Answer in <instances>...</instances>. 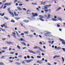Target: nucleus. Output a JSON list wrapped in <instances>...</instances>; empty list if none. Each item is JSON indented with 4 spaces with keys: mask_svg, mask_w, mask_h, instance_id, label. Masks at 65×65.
<instances>
[{
    "mask_svg": "<svg viewBox=\"0 0 65 65\" xmlns=\"http://www.w3.org/2000/svg\"><path fill=\"white\" fill-rule=\"evenodd\" d=\"M35 16H36V17H37V16H38V15H37V14L36 13L35 14Z\"/></svg>",
    "mask_w": 65,
    "mask_h": 65,
    "instance_id": "43",
    "label": "nucleus"
},
{
    "mask_svg": "<svg viewBox=\"0 0 65 65\" xmlns=\"http://www.w3.org/2000/svg\"><path fill=\"white\" fill-rule=\"evenodd\" d=\"M33 61V60L32 59H30V60H28L27 61V62H31V61Z\"/></svg>",
    "mask_w": 65,
    "mask_h": 65,
    "instance_id": "11",
    "label": "nucleus"
},
{
    "mask_svg": "<svg viewBox=\"0 0 65 65\" xmlns=\"http://www.w3.org/2000/svg\"><path fill=\"white\" fill-rule=\"evenodd\" d=\"M6 39V38H4V39H3V38H2V40H3V41H4V40H5Z\"/></svg>",
    "mask_w": 65,
    "mask_h": 65,
    "instance_id": "52",
    "label": "nucleus"
},
{
    "mask_svg": "<svg viewBox=\"0 0 65 65\" xmlns=\"http://www.w3.org/2000/svg\"><path fill=\"white\" fill-rule=\"evenodd\" d=\"M24 33L26 34H28V31L24 32Z\"/></svg>",
    "mask_w": 65,
    "mask_h": 65,
    "instance_id": "26",
    "label": "nucleus"
},
{
    "mask_svg": "<svg viewBox=\"0 0 65 65\" xmlns=\"http://www.w3.org/2000/svg\"><path fill=\"white\" fill-rule=\"evenodd\" d=\"M17 0H15L14 2V3H15L16 2H17Z\"/></svg>",
    "mask_w": 65,
    "mask_h": 65,
    "instance_id": "41",
    "label": "nucleus"
},
{
    "mask_svg": "<svg viewBox=\"0 0 65 65\" xmlns=\"http://www.w3.org/2000/svg\"><path fill=\"white\" fill-rule=\"evenodd\" d=\"M61 49V48L60 47H57V50H58L59 49Z\"/></svg>",
    "mask_w": 65,
    "mask_h": 65,
    "instance_id": "33",
    "label": "nucleus"
},
{
    "mask_svg": "<svg viewBox=\"0 0 65 65\" xmlns=\"http://www.w3.org/2000/svg\"><path fill=\"white\" fill-rule=\"evenodd\" d=\"M17 8L19 10H22V9H21L20 7H17Z\"/></svg>",
    "mask_w": 65,
    "mask_h": 65,
    "instance_id": "13",
    "label": "nucleus"
},
{
    "mask_svg": "<svg viewBox=\"0 0 65 65\" xmlns=\"http://www.w3.org/2000/svg\"><path fill=\"white\" fill-rule=\"evenodd\" d=\"M14 52H10V54L11 55H13V54H14Z\"/></svg>",
    "mask_w": 65,
    "mask_h": 65,
    "instance_id": "21",
    "label": "nucleus"
},
{
    "mask_svg": "<svg viewBox=\"0 0 65 65\" xmlns=\"http://www.w3.org/2000/svg\"><path fill=\"white\" fill-rule=\"evenodd\" d=\"M11 22H13V23H15V21H14V20H12L11 21Z\"/></svg>",
    "mask_w": 65,
    "mask_h": 65,
    "instance_id": "39",
    "label": "nucleus"
},
{
    "mask_svg": "<svg viewBox=\"0 0 65 65\" xmlns=\"http://www.w3.org/2000/svg\"><path fill=\"white\" fill-rule=\"evenodd\" d=\"M47 15L48 17H51V15L50 14H47Z\"/></svg>",
    "mask_w": 65,
    "mask_h": 65,
    "instance_id": "46",
    "label": "nucleus"
},
{
    "mask_svg": "<svg viewBox=\"0 0 65 65\" xmlns=\"http://www.w3.org/2000/svg\"><path fill=\"white\" fill-rule=\"evenodd\" d=\"M20 24L21 25V26L25 28V26L23 25L21 23H20Z\"/></svg>",
    "mask_w": 65,
    "mask_h": 65,
    "instance_id": "12",
    "label": "nucleus"
},
{
    "mask_svg": "<svg viewBox=\"0 0 65 65\" xmlns=\"http://www.w3.org/2000/svg\"><path fill=\"white\" fill-rule=\"evenodd\" d=\"M54 41H52V43H51V44H53L54 42Z\"/></svg>",
    "mask_w": 65,
    "mask_h": 65,
    "instance_id": "62",
    "label": "nucleus"
},
{
    "mask_svg": "<svg viewBox=\"0 0 65 65\" xmlns=\"http://www.w3.org/2000/svg\"><path fill=\"white\" fill-rule=\"evenodd\" d=\"M1 29L3 31H5V30L4 29H3L2 28H1Z\"/></svg>",
    "mask_w": 65,
    "mask_h": 65,
    "instance_id": "31",
    "label": "nucleus"
},
{
    "mask_svg": "<svg viewBox=\"0 0 65 65\" xmlns=\"http://www.w3.org/2000/svg\"><path fill=\"white\" fill-rule=\"evenodd\" d=\"M4 18L5 19H6V20H8V18H7V17H4Z\"/></svg>",
    "mask_w": 65,
    "mask_h": 65,
    "instance_id": "29",
    "label": "nucleus"
},
{
    "mask_svg": "<svg viewBox=\"0 0 65 65\" xmlns=\"http://www.w3.org/2000/svg\"><path fill=\"white\" fill-rule=\"evenodd\" d=\"M27 12H31V10H30L28 9L27 10Z\"/></svg>",
    "mask_w": 65,
    "mask_h": 65,
    "instance_id": "38",
    "label": "nucleus"
},
{
    "mask_svg": "<svg viewBox=\"0 0 65 65\" xmlns=\"http://www.w3.org/2000/svg\"><path fill=\"white\" fill-rule=\"evenodd\" d=\"M23 10H25V11H26V9L25 8H23Z\"/></svg>",
    "mask_w": 65,
    "mask_h": 65,
    "instance_id": "54",
    "label": "nucleus"
},
{
    "mask_svg": "<svg viewBox=\"0 0 65 65\" xmlns=\"http://www.w3.org/2000/svg\"><path fill=\"white\" fill-rule=\"evenodd\" d=\"M62 60L63 61V62H64V59L63 57H62Z\"/></svg>",
    "mask_w": 65,
    "mask_h": 65,
    "instance_id": "28",
    "label": "nucleus"
},
{
    "mask_svg": "<svg viewBox=\"0 0 65 65\" xmlns=\"http://www.w3.org/2000/svg\"><path fill=\"white\" fill-rule=\"evenodd\" d=\"M9 62H10L11 63H12V62H13V61H11V60H9Z\"/></svg>",
    "mask_w": 65,
    "mask_h": 65,
    "instance_id": "45",
    "label": "nucleus"
},
{
    "mask_svg": "<svg viewBox=\"0 0 65 65\" xmlns=\"http://www.w3.org/2000/svg\"><path fill=\"white\" fill-rule=\"evenodd\" d=\"M16 34H17V35L18 37L20 36V35H19L18 33V32H16Z\"/></svg>",
    "mask_w": 65,
    "mask_h": 65,
    "instance_id": "30",
    "label": "nucleus"
},
{
    "mask_svg": "<svg viewBox=\"0 0 65 65\" xmlns=\"http://www.w3.org/2000/svg\"><path fill=\"white\" fill-rule=\"evenodd\" d=\"M29 37L30 38L32 37V35H29Z\"/></svg>",
    "mask_w": 65,
    "mask_h": 65,
    "instance_id": "53",
    "label": "nucleus"
},
{
    "mask_svg": "<svg viewBox=\"0 0 65 65\" xmlns=\"http://www.w3.org/2000/svg\"><path fill=\"white\" fill-rule=\"evenodd\" d=\"M62 7H63V8H65V6H64V5H63L62 6Z\"/></svg>",
    "mask_w": 65,
    "mask_h": 65,
    "instance_id": "50",
    "label": "nucleus"
},
{
    "mask_svg": "<svg viewBox=\"0 0 65 65\" xmlns=\"http://www.w3.org/2000/svg\"><path fill=\"white\" fill-rule=\"evenodd\" d=\"M39 48V47H38V46H35L34 47V48H35V49H37Z\"/></svg>",
    "mask_w": 65,
    "mask_h": 65,
    "instance_id": "25",
    "label": "nucleus"
},
{
    "mask_svg": "<svg viewBox=\"0 0 65 65\" xmlns=\"http://www.w3.org/2000/svg\"><path fill=\"white\" fill-rule=\"evenodd\" d=\"M15 18V19H16L17 20H18L19 19V18Z\"/></svg>",
    "mask_w": 65,
    "mask_h": 65,
    "instance_id": "47",
    "label": "nucleus"
},
{
    "mask_svg": "<svg viewBox=\"0 0 65 65\" xmlns=\"http://www.w3.org/2000/svg\"><path fill=\"white\" fill-rule=\"evenodd\" d=\"M44 11L46 12H47L48 11V9H45V10Z\"/></svg>",
    "mask_w": 65,
    "mask_h": 65,
    "instance_id": "23",
    "label": "nucleus"
},
{
    "mask_svg": "<svg viewBox=\"0 0 65 65\" xmlns=\"http://www.w3.org/2000/svg\"><path fill=\"white\" fill-rule=\"evenodd\" d=\"M62 50H63V51L65 52V49L64 48H62Z\"/></svg>",
    "mask_w": 65,
    "mask_h": 65,
    "instance_id": "48",
    "label": "nucleus"
},
{
    "mask_svg": "<svg viewBox=\"0 0 65 65\" xmlns=\"http://www.w3.org/2000/svg\"><path fill=\"white\" fill-rule=\"evenodd\" d=\"M44 7H45V9H47V6H46H46H44Z\"/></svg>",
    "mask_w": 65,
    "mask_h": 65,
    "instance_id": "51",
    "label": "nucleus"
},
{
    "mask_svg": "<svg viewBox=\"0 0 65 65\" xmlns=\"http://www.w3.org/2000/svg\"><path fill=\"white\" fill-rule=\"evenodd\" d=\"M21 44H23L25 45V46H26V44L25 43H24V42H22L21 43Z\"/></svg>",
    "mask_w": 65,
    "mask_h": 65,
    "instance_id": "18",
    "label": "nucleus"
},
{
    "mask_svg": "<svg viewBox=\"0 0 65 65\" xmlns=\"http://www.w3.org/2000/svg\"><path fill=\"white\" fill-rule=\"evenodd\" d=\"M0 65H5V64L3 62H0Z\"/></svg>",
    "mask_w": 65,
    "mask_h": 65,
    "instance_id": "20",
    "label": "nucleus"
},
{
    "mask_svg": "<svg viewBox=\"0 0 65 65\" xmlns=\"http://www.w3.org/2000/svg\"><path fill=\"white\" fill-rule=\"evenodd\" d=\"M15 63L16 64H18L19 65L20 64V63H19V62H15Z\"/></svg>",
    "mask_w": 65,
    "mask_h": 65,
    "instance_id": "36",
    "label": "nucleus"
},
{
    "mask_svg": "<svg viewBox=\"0 0 65 65\" xmlns=\"http://www.w3.org/2000/svg\"><path fill=\"white\" fill-rule=\"evenodd\" d=\"M7 44L9 45L12 44L13 43L12 42H7Z\"/></svg>",
    "mask_w": 65,
    "mask_h": 65,
    "instance_id": "6",
    "label": "nucleus"
},
{
    "mask_svg": "<svg viewBox=\"0 0 65 65\" xmlns=\"http://www.w3.org/2000/svg\"><path fill=\"white\" fill-rule=\"evenodd\" d=\"M37 4L36 3H33V5H36Z\"/></svg>",
    "mask_w": 65,
    "mask_h": 65,
    "instance_id": "60",
    "label": "nucleus"
},
{
    "mask_svg": "<svg viewBox=\"0 0 65 65\" xmlns=\"http://www.w3.org/2000/svg\"><path fill=\"white\" fill-rule=\"evenodd\" d=\"M49 12H51V9H49Z\"/></svg>",
    "mask_w": 65,
    "mask_h": 65,
    "instance_id": "58",
    "label": "nucleus"
},
{
    "mask_svg": "<svg viewBox=\"0 0 65 65\" xmlns=\"http://www.w3.org/2000/svg\"><path fill=\"white\" fill-rule=\"evenodd\" d=\"M6 2V0L3 1H2L3 2Z\"/></svg>",
    "mask_w": 65,
    "mask_h": 65,
    "instance_id": "64",
    "label": "nucleus"
},
{
    "mask_svg": "<svg viewBox=\"0 0 65 65\" xmlns=\"http://www.w3.org/2000/svg\"><path fill=\"white\" fill-rule=\"evenodd\" d=\"M45 3H46L45 2H41V5H44V4H45Z\"/></svg>",
    "mask_w": 65,
    "mask_h": 65,
    "instance_id": "16",
    "label": "nucleus"
},
{
    "mask_svg": "<svg viewBox=\"0 0 65 65\" xmlns=\"http://www.w3.org/2000/svg\"><path fill=\"white\" fill-rule=\"evenodd\" d=\"M27 58L28 59H29L30 58V57L29 56H27Z\"/></svg>",
    "mask_w": 65,
    "mask_h": 65,
    "instance_id": "55",
    "label": "nucleus"
},
{
    "mask_svg": "<svg viewBox=\"0 0 65 65\" xmlns=\"http://www.w3.org/2000/svg\"><path fill=\"white\" fill-rule=\"evenodd\" d=\"M49 34V32H47V33H45L44 35L45 36H48L49 35H48Z\"/></svg>",
    "mask_w": 65,
    "mask_h": 65,
    "instance_id": "7",
    "label": "nucleus"
},
{
    "mask_svg": "<svg viewBox=\"0 0 65 65\" xmlns=\"http://www.w3.org/2000/svg\"><path fill=\"white\" fill-rule=\"evenodd\" d=\"M47 6L48 7H50V6H51V5H46V6Z\"/></svg>",
    "mask_w": 65,
    "mask_h": 65,
    "instance_id": "24",
    "label": "nucleus"
},
{
    "mask_svg": "<svg viewBox=\"0 0 65 65\" xmlns=\"http://www.w3.org/2000/svg\"><path fill=\"white\" fill-rule=\"evenodd\" d=\"M40 44H41V45H42V42H40Z\"/></svg>",
    "mask_w": 65,
    "mask_h": 65,
    "instance_id": "61",
    "label": "nucleus"
},
{
    "mask_svg": "<svg viewBox=\"0 0 65 65\" xmlns=\"http://www.w3.org/2000/svg\"><path fill=\"white\" fill-rule=\"evenodd\" d=\"M61 9V7H59L58 9H57L56 10V11H58V10H60Z\"/></svg>",
    "mask_w": 65,
    "mask_h": 65,
    "instance_id": "10",
    "label": "nucleus"
},
{
    "mask_svg": "<svg viewBox=\"0 0 65 65\" xmlns=\"http://www.w3.org/2000/svg\"><path fill=\"white\" fill-rule=\"evenodd\" d=\"M59 40H60V41L62 42V43L63 44H65V42H64V40L62 39H61L60 38Z\"/></svg>",
    "mask_w": 65,
    "mask_h": 65,
    "instance_id": "2",
    "label": "nucleus"
},
{
    "mask_svg": "<svg viewBox=\"0 0 65 65\" xmlns=\"http://www.w3.org/2000/svg\"><path fill=\"white\" fill-rule=\"evenodd\" d=\"M17 47L19 48V49H20L21 48L20 47V46L19 45H17Z\"/></svg>",
    "mask_w": 65,
    "mask_h": 65,
    "instance_id": "42",
    "label": "nucleus"
},
{
    "mask_svg": "<svg viewBox=\"0 0 65 65\" xmlns=\"http://www.w3.org/2000/svg\"><path fill=\"white\" fill-rule=\"evenodd\" d=\"M10 8H8L7 9V10L9 11V12L10 14H11V15H12V16H14V14H13V13L10 11H9V10H10Z\"/></svg>",
    "mask_w": 65,
    "mask_h": 65,
    "instance_id": "1",
    "label": "nucleus"
},
{
    "mask_svg": "<svg viewBox=\"0 0 65 65\" xmlns=\"http://www.w3.org/2000/svg\"><path fill=\"white\" fill-rule=\"evenodd\" d=\"M4 14H5V13H3V14L2 13H0V15H1L2 17H3V15H4Z\"/></svg>",
    "mask_w": 65,
    "mask_h": 65,
    "instance_id": "15",
    "label": "nucleus"
},
{
    "mask_svg": "<svg viewBox=\"0 0 65 65\" xmlns=\"http://www.w3.org/2000/svg\"><path fill=\"white\" fill-rule=\"evenodd\" d=\"M6 7V6H5L3 8V9H4V8H5Z\"/></svg>",
    "mask_w": 65,
    "mask_h": 65,
    "instance_id": "56",
    "label": "nucleus"
},
{
    "mask_svg": "<svg viewBox=\"0 0 65 65\" xmlns=\"http://www.w3.org/2000/svg\"><path fill=\"white\" fill-rule=\"evenodd\" d=\"M28 51H29V52L30 53H33V51L31 50H28Z\"/></svg>",
    "mask_w": 65,
    "mask_h": 65,
    "instance_id": "27",
    "label": "nucleus"
},
{
    "mask_svg": "<svg viewBox=\"0 0 65 65\" xmlns=\"http://www.w3.org/2000/svg\"><path fill=\"white\" fill-rule=\"evenodd\" d=\"M3 5H2L1 7L0 8V9H1V8H3Z\"/></svg>",
    "mask_w": 65,
    "mask_h": 65,
    "instance_id": "63",
    "label": "nucleus"
},
{
    "mask_svg": "<svg viewBox=\"0 0 65 65\" xmlns=\"http://www.w3.org/2000/svg\"><path fill=\"white\" fill-rule=\"evenodd\" d=\"M37 63H39L40 64V63H42V62L41 61H38L37 62Z\"/></svg>",
    "mask_w": 65,
    "mask_h": 65,
    "instance_id": "19",
    "label": "nucleus"
},
{
    "mask_svg": "<svg viewBox=\"0 0 65 65\" xmlns=\"http://www.w3.org/2000/svg\"><path fill=\"white\" fill-rule=\"evenodd\" d=\"M57 20H58L60 21H62V19L61 18L59 17L57 18Z\"/></svg>",
    "mask_w": 65,
    "mask_h": 65,
    "instance_id": "14",
    "label": "nucleus"
},
{
    "mask_svg": "<svg viewBox=\"0 0 65 65\" xmlns=\"http://www.w3.org/2000/svg\"><path fill=\"white\" fill-rule=\"evenodd\" d=\"M21 35H24V33H21Z\"/></svg>",
    "mask_w": 65,
    "mask_h": 65,
    "instance_id": "57",
    "label": "nucleus"
},
{
    "mask_svg": "<svg viewBox=\"0 0 65 65\" xmlns=\"http://www.w3.org/2000/svg\"><path fill=\"white\" fill-rule=\"evenodd\" d=\"M20 40H21V41H25V40H23V39L22 38H21L20 39Z\"/></svg>",
    "mask_w": 65,
    "mask_h": 65,
    "instance_id": "49",
    "label": "nucleus"
},
{
    "mask_svg": "<svg viewBox=\"0 0 65 65\" xmlns=\"http://www.w3.org/2000/svg\"><path fill=\"white\" fill-rule=\"evenodd\" d=\"M7 47H3V49H4V50L7 49Z\"/></svg>",
    "mask_w": 65,
    "mask_h": 65,
    "instance_id": "34",
    "label": "nucleus"
},
{
    "mask_svg": "<svg viewBox=\"0 0 65 65\" xmlns=\"http://www.w3.org/2000/svg\"><path fill=\"white\" fill-rule=\"evenodd\" d=\"M3 26L5 28H7V26L6 25H5V24H4L3 25H1V26L3 28Z\"/></svg>",
    "mask_w": 65,
    "mask_h": 65,
    "instance_id": "3",
    "label": "nucleus"
},
{
    "mask_svg": "<svg viewBox=\"0 0 65 65\" xmlns=\"http://www.w3.org/2000/svg\"><path fill=\"white\" fill-rule=\"evenodd\" d=\"M37 57L38 58H41V56H38Z\"/></svg>",
    "mask_w": 65,
    "mask_h": 65,
    "instance_id": "40",
    "label": "nucleus"
},
{
    "mask_svg": "<svg viewBox=\"0 0 65 65\" xmlns=\"http://www.w3.org/2000/svg\"><path fill=\"white\" fill-rule=\"evenodd\" d=\"M59 57H60V56H59L56 55V56H54V57H53V58L55 59L56 58H57V57L59 58Z\"/></svg>",
    "mask_w": 65,
    "mask_h": 65,
    "instance_id": "9",
    "label": "nucleus"
},
{
    "mask_svg": "<svg viewBox=\"0 0 65 65\" xmlns=\"http://www.w3.org/2000/svg\"><path fill=\"white\" fill-rule=\"evenodd\" d=\"M19 6H20V7H21V6H22L23 5V4H19Z\"/></svg>",
    "mask_w": 65,
    "mask_h": 65,
    "instance_id": "32",
    "label": "nucleus"
},
{
    "mask_svg": "<svg viewBox=\"0 0 65 65\" xmlns=\"http://www.w3.org/2000/svg\"><path fill=\"white\" fill-rule=\"evenodd\" d=\"M40 17V18H39V19H40V20L41 21L43 22L44 21V19H42V18H44L43 17Z\"/></svg>",
    "mask_w": 65,
    "mask_h": 65,
    "instance_id": "5",
    "label": "nucleus"
},
{
    "mask_svg": "<svg viewBox=\"0 0 65 65\" xmlns=\"http://www.w3.org/2000/svg\"><path fill=\"white\" fill-rule=\"evenodd\" d=\"M1 52L2 53H4V52H5V51L4 50H2L1 51Z\"/></svg>",
    "mask_w": 65,
    "mask_h": 65,
    "instance_id": "44",
    "label": "nucleus"
},
{
    "mask_svg": "<svg viewBox=\"0 0 65 65\" xmlns=\"http://www.w3.org/2000/svg\"><path fill=\"white\" fill-rule=\"evenodd\" d=\"M14 14L15 15V16H18V14H16V12H14Z\"/></svg>",
    "mask_w": 65,
    "mask_h": 65,
    "instance_id": "22",
    "label": "nucleus"
},
{
    "mask_svg": "<svg viewBox=\"0 0 65 65\" xmlns=\"http://www.w3.org/2000/svg\"><path fill=\"white\" fill-rule=\"evenodd\" d=\"M52 20L53 21H57V19H56L54 18H53L52 19Z\"/></svg>",
    "mask_w": 65,
    "mask_h": 65,
    "instance_id": "17",
    "label": "nucleus"
},
{
    "mask_svg": "<svg viewBox=\"0 0 65 65\" xmlns=\"http://www.w3.org/2000/svg\"><path fill=\"white\" fill-rule=\"evenodd\" d=\"M12 36H14V37L15 38H16V36H15V33L14 32H12Z\"/></svg>",
    "mask_w": 65,
    "mask_h": 65,
    "instance_id": "4",
    "label": "nucleus"
},
{
    "mask_svg": "<svg viewBox=\"0 0 65 65\" xmlns=\"http://www.w3.org/2000/svg\"><path fill=\"white\" fill-rule=\"evenodd\" d=\"M23 22L26 23H28L29 22V21L26 20H23Z\"/></svg>",
    "mask_w": 65,
    "mask_h": 65,
    "instance_id": "8",
    "label": "nucleus"
},
{
    "mask_svg": "<svg viewBox=\"0 0 65 65\" xmlns=\"http://www.w3.org/2000/svg\"><path fill=\"white\" fill-rule=\"evenodd\" d=\"M27 19H29L30 20H31L32 19V18H29V17H27Z\"/></svg>",
    "mask_w": 65,
    "mask_h": 65,
    "instance_id": "35",
    "label": "nucleus"
},
{
    "mask_svg": "<svg viewBox=\"0 0 65 65\" xmlns=\"http://www.w3.org/2000/svg\"><path fill=\"white\" fill-rule=\"evenodd\" d=\"M11 4V3H9L8 4V5H10Z\"/></svg>",
    "mask_w": 65,
    "mask_h": 65,
    "instance_id": "59",
    "label": "nucleus"
},
{
    "mask_svg": "<svg viewBox=\"0 0 65 65\" xmlns=\"http://www.w3.org/2000/svg\"><path fill=\"white\" fill-rule=\"evenodd\" d=\"M60 25H59V24H57V27H60Z\"/></svg>",
    "mask_w": 65,
    "mask_h": 65,
    "instance_id": "37",
    "label": "nucleus"
}]
</instances>
